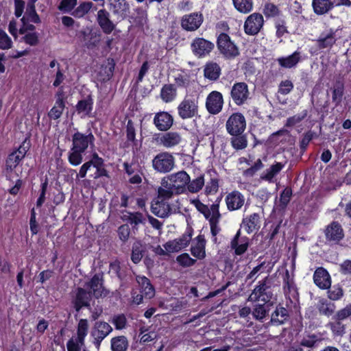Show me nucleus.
I'll use <instances>...</instances> for the list:
<instances>
[{
    "label": "nucleus",
    "mask_w": 351,
    "mask_h": 351,
    "mask_svg": "<svg viewBox=\"0 0 351 351\" xmlns=\"http://www.w3.org/2000/svg\"><path fill=\"white\" fill-rule=\"evenodd\" d=\"M270 288L269 279L267 276L258 282V285L256 286L249 296L248 301H262L265 303L269 302L273 297V293Z\"/></svg>",
    "instance_id": "nucleus-1"
},
{
    "label": "nucleus",
    "mask_w": 351,
    "mask_h": 351,
    "mask_svg": "<svg viewBox=\"0 0 351 351\" xmlns=\"http://www.w3.org/2000/svg\"><path fill=\"white\" fill-rule=\"evenodd\" d=\"M191 47L195 56L202 58L210 53L214 48V44L203 38H195L192 41Z\"/></svg>",
    "instance_id": "nucleus-10"
},
{
    "label": "nucleus",
    "mask_w": 351,
    "mask_h": 351,
    "mask_svg": "<svg viewBox=\"0 0 351 351\" xmlns=\"http://www.w3.org/2000/svg\"><path fill=\"white\" fill-rule=\"evenodd\" d=\"M174 157L167 152L157 154L152 160L154 169L159 173H168L174 168Z\"/></svg>",
    "instance_id": "nucleus-3"
},
{
    "label": "nucleus",
    "mask_w": 351,
    "mask_h": 351,
    "mask_svg": "<svg viewBox=\"0 0 351 351\" xmlns=\"http://www.w3.org/2000/svg\"><path fill=\"white\" fill-rule=\"evenodd\" d=\"M226 203L229 210H237L243 206L245 197L240 192L234 191L226 195Z\"/></svg>",
    "instance_id": "nucleus-19"
},
{
    "label": "nucleus",
    "mask_w": 351,
    "mask_h": 351,
    "mask_svg": "<svg viewBox=\"0 0 351 351\" xmlns=\"http://www.w3.org/2000/svg\"><path fill=\"white\" fill-rule=\"evenodd\" d=\"M250 95L248 86L245 82L235 83L230 90V97L234 104L237 106L246 104L250 99Z\"/></svg>",
    "instance_id": "nucleus-4"
},
{
    "label": "nucleus",
    "mask_w": 351,
    "mask_h": 351,
    "mask_svg": "<svg viewBox=\"0 0 351 351\" xmlns=\"http://www.w3.org/2000/svg\"><path fill=\"white\" fill-rule=\"evenodd\" d=\"M288 318L287 310L282 306H277L271 316V322L274 325H281Z\"/></svg>",
    "instance_id": "nucleus-32"
},
{
    "label": "nucleus",
    "mask_w": 351,
    "mask_h": 351,
    "mask_svg": "<svg viewBox=\"0 0 351 351\" xmlns=\"http://www.w3.org/2000/svg\"><path fill=\"white\" fill-rule=\"evenodd\" d=\"M90 299V292H88L82 288H77L74 300L75 310L79 311L82 307L89 306Z\"/></svg>",
    "instance_id": "nucleus-24"
},
{
    "label": "nucleus",
    "mask_w": 351,
    "mask_h": 351,
    "mask_svg": "<svg viewBox=\"0 0 351 351\" xmlns=\"http://www.w3.org/2000/svg\"><path fill=\"white\" fill-rule=\"evenodd\" d=\"M283 167L284 165L282 163L276 162V164L271 165L269 169H267L265 171H264L260 178L261 180L273 183L275 182V176L279 173Z\"/></svg>",
    "instance_id": "nucleus-30"
},
{
    "label": "nucleus",
    "mask_w": 351,
    "mask_h": 351,
    "mask_svg": "<svg viewBox=\"0 0 351 351\" xmlns=\"http://www.w3.org/2000/svg\"><path fill=\"white\" fill-rule=\"evenodd\" d=\"M23 159L19 155L16 154L14 152L11 153L8 159L6 160V173L7 176L12 177L13 171L18 166L19 162Z\"/></svg>",
    "instance_id": "nucleus-38"
},
{
    "label": "nucleus",
    "mask_w": 351,
    "mask_h": 351,
    "mask_svg": "<svg viewBox=\"0 0 351 351\" xmlns=\"http://www.w3.org/2000/svg\"><path fill=\"white\" fill-rule=\"evenodd\" d=\"M332 101L335 103V106H339L343 95L344 86L341 82H337L332 88Z\"/></svg>",
    "instance_id": "nucleus-44"
},
{
    "label": "nucleus",
    "mask_w": 351,
    "mask_h": 351,
    "mask_svg": "<svg viewBox=\"0 0 351 351\" xmlns=\"http://www.w3.org/2000/svg\"><path fill=\"white\" fill-rule=\"evenodd\" d=\"M293 88V84L291 81L286 80L282 81L279 84L278 93L282 95L289 94Z\"/></svg>",
    "instance_id": "nucleus-61"
},
{
    "label": "nucleus",
    "mask_w": 351,
    "mask_h": 351,
    "mask_svg": "<svg viewBox=\"0 0 351 351\" xmlns=\"http://www.w3.org/2000/svg\"><path fill=\"white\" fill-rule=\"evenodd\" d=\"M350 316H351V304L338 311L333 316L332 319H338L341 321L349 317Z\"/></svg>",
    "instance_id": "nucleus-59"
},
{
    "label": "nucleus",
    "mask_w": 351,
    "mask_h": 351,
    "mask_svg": "<svg viewBox=\"0 0 351 351\" xmlns=\"http://www.w3.org/2000/svg\"><path fill=\"white\" fill-rule=\"evenodd\" d=\"M112 323L117 330L123 329L127 324V319L124 315H118L113 317Z\"/></svg>",
    "instance_id": "nucleus-62"
},
{
    "label": "nucleus",
    "mask_w": 351,
    "mask_h": 351,
    "mask_svg": "<svg viewBox=\"0 0 351 351\" xmlns=\"http://www.w3.org/2000/svg\"><path fill=\"white\" fill-rule=\"evenodd\" d=\"M136 282L141 287V292L147 298H152L155 295L154 287L151 285L149 280L145 276H137Z\"/></svg>",
    "instance_id": "nucleus-29"
},
{
    "label": "nucleus",
    "mask_w": 351,
    "mask_h": 351,
    "mask_svg": "<svg viewBox=\"0 0 351 351\" xmlns=\"http://www.w3.org/2000/svg\"><path fill=\"white\" fill-rule=\"evenodd\" d=\"M312 4L315 12L317 14H325L333 7L330 0H313Z\"/></svg>",
    "instance_id": "nucleus-37"
},
{
    "label": "nucleus",
    "mask_w": 351,
    "mask_h": 351,
    "mask_svg": "<svg viewBox=\"0 0 351 351\" xmlns=\"http://www.w3.org/2000/svg\"><path fill=\"white\" fill-rule=\"evenodd\" d=\"M241 231L239 230L231 241V247L237 255H242L248 247V238L244 237L240 239Z\"/></svg>",
    "instance_id": "nucleus-26"
},
{
    "label": "nucleus",
    "mask_w": 351,
    "mask_h": 351,
    "mask_svg": "<svg viewBox=\"0 0 351 351\" xmlns=\"http://www.w3.org/2000/svg\"><path fill=\"white\" fill-rule=\"evenodd\" d=\"M196 207L197 210L204 215L206 219H208V221L213 219L215 213H217L216 214H220L218 204H213L210 207L208 208V206L199 202L196 205Z\"/></svg>",
    "instance_id": "nucleus-34"
},
{
    "label": "nucleus",
    "mask_w": 351,
    "mask_h": 351,
    "mask_svg": "<svg viewBox=\"0 0 351 351\" xmlns=\"http://www.w3.org/2000/svg\"><path fill=\"white\" fill-rule=\"evenodd\" d=\"M246 122L243 115L237 112L232 114L226 121V128L230 135L241 134L245 129Z\"/></svg>",
    "instance_id": "nucleus-7"
},
{
    "label": "nucleus",
    "mask_w": 351,
    "mask_h": 351,
    "mask_svg": "<svg viewBox=\"0 0 351 351\" xmlns=\"http://www.w3.org/2000/svg\"><path fill=\"white\" fill-rule=\"evenodd\" d=\"M235 9L243 14H247L253 9L252 0H232Z\"/></svg>",
    "instance_id": "nucleus-41"
},
{
    "label": "nucleus",
    "mask_w": 351,
    "mask_h": 351,
    "mask_svg": "<svg viewBox=\"0 0 351 351\" xmlns=\"http://www.w3.org/2000/svg\"><path fill=\"white\" fill-rule=\"evenodd\" d=\"M326 239L328 241H339L343 239L344 234L341 225L333 221L325 230Z\"/></svg>",
    "instance_id": "nucleus-23"
},
{
    "label": "nucleus",
    "mask_w": 351,
    "mask_h": 351,
    "mask_svg": "<svg viewBox=\"0 0 351 351\" xmlns=\"http://www.w3.org/2000/svg\"><path fill=\"white\" fill-rule=\"evenodd\" d=\"M93 99L88 97L85 99L78 101L76 105V110L78 114H81L82 117L89 116L93 109Z\"/></svg>",
    "instance_id": "nucleus-35"
},
{
    "label": "nucleus",
    "mask_w": 351,
    "mask_h": 351,
    "mask_svg": "<svg viewBox=\"0 0 351 351\" xmlns=\"http://www.w3.org/2000/svg\"><path fill=\"white\" fill-rule=\"evenodd\" d=\"M335 41V33L332 31L327 34H322L317 40L318 47L319 48L330 47Z\"/></svg>",
    "instance_id": "nucleus-40"
},
{
    "label": "nucleus",
    "mask_w": 351,
    "mask_h": 351,
    "mask_svg": "<svg viewBox=\"0 0 351 351\" xmlns=\"http://www.w3.org/2000/svg\"><path fill=\"white\" fill-rule=\"evenodd\" d=\"M315 285L320 289H326L331 285L330 277L328 272L322 267L317 269L313 275Z\"/></svg>",
    "instance_id": "nucleus-21"
},
{
    "label": "nucleus",
    "mask_w": 351,
    "mask_h": 351,
    "mask_svg": "<svg viewBox=\"0 0 351 351\" xmlns=\"http://www.w3.org/2000/svg\"><path fill=\"white\" fill-rule=\"evenodd\" d=\"M93 3L90 1L83 2L72 13V15L77 18L84 16L93 8Z\"/></svg>",
    "instance_id": "nucleus-48"
},
{
    "label": "nucleus",
    "mask_w": 351,
    "mask_h": 351,
    "mask_svg": "<svg viewBox=\"0 0 351 351\" xmlns=\"http://www.w3.org/2000/svg\"><path fill=\"white\" fill-rule=\"evenodd\" d=\"M223 106V95L221 93L214 90L208 94L206 101V108L212 114L219 113Z\"/></svg>",
    "instance_id": "nucleus-11"
},
{
    "label": "nucleus",
    "mask_w": 351,
    "mask_h": 351,
    "mask_svg": "<svg viewBox=\"0 0 351 351\" xmlns=\"http://www.w3.org/2000/svg\"><path fill=\"white\" fill-rule=\"evenodd\" d=\"M84 343H80L79 339L71 338L66 343L68 351H80L81 348L84 346Z\"/></svg>",
    "instance_id": "nucleus-64"
},
{
    "label": "nucleus",
    "mask_w": 351,
    "mask_h": 351,
    "mask_svg": "<svg viewBox=\"0 0 351 351\" xmlns=\"http://www.w3.org/2000/svg\"><path fill=\"white\" fill-rule=\"evenodd\" d=\"M128 346L127 338L119 336L111 339V348L112 351H125Z\"/></svg>",
    "instance_id": "nucleus-42"
},
{
    "label": "nucleus",
    "mask_w": 351,
    "mask_h": 351,
    "mask_svg": "<svg viewBox=\"0 0 351 351\" xmlns=\"http://www.w3.org/2000/svg\"><path fill=\"white\" fill-rule=\"evenodd\" d=\"M260 222L261 221L259 215L257 213H254L243 219L242 227L248 234H250L259 229Z\"/></svg>",
    "instance_id": "nucleus-27"
},
{
    "label": "nucleus",
    "mask_w": 351,
    "mask_h": 351,
    "mask_svg": "<svg viewBox=\"0 0 351 351\" xmlns=\"http://www.w3.org/2000/svg\"><path fill=\"white\" fill-rule=\"evenodd\" d=\"M174 194H176V190L169 184L166 178H162L161 186L158 189V197L156 198L168 202Z\"/></svg>",
    "instance_id": "nucleus-28"
},
{
    "label": "nucleus",
    "mask_w": 351,
    "mask_h": 351,
    "mask_svg": "<svg viewBox=\"0 0 351 351\" xmlns=\"http://www.w3.org/2000/svg\"><path fill=\"white\" fill-rule=\"evenodd\" d=\"M36 0H29L27 3L25 15L28 19L34 23H40V19L36 11L35 3Z\"/></svg>",
    "instance_id": "nucleus-43"
},
{
    "label": "nucleus",
    "mask_w": 351,
    "mask_h": 351,
    "mask_svg": "<svg viewBox=\"0 0 351 351\" xmlns=\"http://www.w3.org/2000/svg\"><path fill=\"white\" fill-rule=\"evenodd\" d=\"M108 9L118 20L124 19L130 6L126 0H107Z\"/></svg>",
    "instance_id": "nucleus-14"
},
{
    "label": "nucleus",
    "mask_w": 351,
    "mask_h": 351,
    "mask_svg": "<svg viewBox=\"0 0 351 351\" xmlns=\"http://www.w3.org/2000/svg\"><path fill=\"white\" fill-rule=\"evenodd\" d=\"M12 46V41L8 35L2 29H0V49H9Z\"/></svg>",
    "instance_id": "nucleus-56"
},
{
    "label": "nucleus",
    "mask_w": 351,
    "mask_h": 351,
    "mask_svg": "<svg viewBox=\"0 0 351 351\" xmlns=\"http://www.w3.org/2000/svg\"><path fill=\"white\" fill-rule=\"evenodd\" d=\"M151 210L154 215L160 218H166L171 213V208L169 202L158 198L152 202Z\"/></svg>",
    "instance_id": "nucleus-16"
},
{
    "label": "nucleus",
    "mask_w": 351,
    "mask_h": 351,
    "mask_svg": "<svg viewBox=\"0 0 351 351\" xmlns=\"http://www.w3.org/2000/svg\"><path fill=\"white\" fill-rule=\"evenodd\" d=\"M230 143L234 149L237 150L243 149L247 146V141L245 136L241 134L232 135Z\"/></svg>",
    "instance_id": "nucleus-45"
},
{
    "label": "nucleus",
    "mask_w": 351,
    "mask_h": 351,
    "mask_svg": "<svg viewBox=\"0 0 351 351\" xmlns=\"http://www.w3.org/2000/svg\"><path fill=\"white\" fill-rule=\"evenodd\" d=\"M217 46L221 53L227 58H233L239 54L237 47L231 42L230 36L226 34L222 33L219 36Z\"/></svg>",
    "instance_id": "nucleus-9"
},
{
    "label": "nucleus",
    "mask_w": 351,
    "mask_h": 351,
    "mask_svg": "<svg viewBox=\"0 0 351 351\" xmlns=\"http://www.w3.org/2000/svg\"><path fill=\"white\" fill-rule=\"evenodd\" d=\"M169 184L176 191V195L184 192L187 183L190 181V176L184 171H180L175 173H171L165 177Z\"/></svg>",
    "instance_id": "nucleus-5"
},
{
    "label": "nucleus",
    "mask_w": 351,
    "mask_h": 351,
    "mask_svg": "<svg viewBox=\"0 0 351 351\" xmlns=\"http://www.w3.org/2000/svg\"><path fill=\"white\" fill-rule=\"evenodd\" d=\"M300 60V53L295 51L293 54L287 57H281L278 58V64L282 66L287 69H291L296 66Z\"/></svg>",
    "instance_id": "nucleus-31"
},
{
    "label": "nucleus",
    "mask_w": 351,
    "mask_h": 351,
    "mask_svg": "<svg viewBox=\"0 0 351 351\" xmlns=\"http://www.w3.org/2000/svg\"><path fill=\"white\" fill-rule=\"evenodd\" d=\"M206 240L203 235L197 236L192 242L191 254L198 259H203L206 256L205 251Z\"/></svg>",
    "instance_id": "nucleus-25"
},
{
    "label": "nucleus",
    "mask_w": 351,
    "mask_h": 351,
    "mask_svg": "<svg viewBox=\"0 0 351 351\" xmlns=\"http://www.w3.org/2000/svg\"><path fill=\"white\" fill-rule=\"evenodd\" d=\"M154 123L158 130L167 131L173 123V118L167 112H160L155 114Z\"/></svg>",
    "instance_id": "nucleus-18"
},
{
    "label": "nucleus",
    "mask_w": 351,
    "mask_h": 351,
    "mask_svg": "<svg viewBox=\"0 0 351 351\" xmlns=\"http://www.w3.org/2000/svg\"><path fill=\"white\" fill-rule=\"evenodd\" d=\"M93 179H98L102 176L109 177L107 171L104 167L99 166L98 164H94L93 162H86L80 167L77 177L84 178L86 174Z\"/></svg>",
    "instance_id": "nucleus-6"
},
{
    "label": "nucleus",
    "mask_w": 351,
    "mask_h": 351,
    "mask_svg": "<svg viewBox=\"0 0 351 351\" xmlns=\"http://www.w3.org/2000/svg\"><path fill=\"white\" fill-rule=\"evenodd\" d=\"M204 73L206 78L217 80L219 77L221 69L217 63L208 62L205 65Z\"/></svg>",
    "instance_id": "nucleus-33"
},
{
    "label": "nucleus",
    "mask_w": 351,
    "mask_h": 351,
    "mask_svg": "<svg viewBox=\"0 0 351 351\" xmlns=\"http://www.w3.org/2000/svg\"><path fill=\"white\" fill-rule=\"evenodd\" d=\"M307 116V110H303L301 113L295 114L287 119L285 123L287 127H292L300 123Z\"/></svg>",
    "instance_id": "nucleus-54"
},
{
    "label": "nucleus",
    "mask_w": 351,
    "mask_h": 351,
    "mask_svg": "<svg viewBox=\"0 0 351 351\" xmlns=\"http://www.w3.org/2000/svg\"><path fill=\"white\" fill-rule=\"evenodd\" d=\"M83 152L77 150L76 149L71 147L68 156V160L69 163L73 166H77L80 165L83 160Z\"/></svg>",
    "instance_id": "nucleus-47"
},
{
    "label": "nucleus",
    "mask_w": 351,
    "mask_h": 351,
    "mask_svg": "<svg viewBox=\"0 0 351 351\" xmlns=\"http://www.w3.org/2000/svg\"><path fill=\"white\" fill-rule=\"evenodd\" d=\"M77 4V0H62L58 9L64 12H71Z\"/></svg>",
    "instance_id": "nucleus-63"
},
{
    "label": "nucleus",
    "mask_w": 351,
    "mask_h": 351,
    "mask_svg": "<svg viewBox=\"0 0 351 351\" xmlns=\"http://www.w3.org/2000/svg\"><path fill=\"white\" fill-rule=\"evenodd\" d=\"M95 137L91 132L88 134H84L81 132H76L73 135L72 147L84 152L89 145H93Z\"/></svg>",
    "instance_id": "nucleus-15"
},
{
    "label": "nucleus",
    "mask_w": 351,
    "mask_h": 351,
    "mask_svg": "<svg viewBox=\"0 0 351 351\" xmlns=\"http://www.w3.org/2000/svg\"><path fill=\"white\" fill-rule=\"evenodd\" d=\"M177 95L176 88L173 84H165L160 91V97L163 101L171 102L175 99Z\"/></svg>",
    "instance_id": "nucleus-36"
},
{
    "label": "nucleus",
    "mask_w": 351,
    "mask_h": 351,
    "mask_svg": "<svg viewBox=\"0 0 351 351\" xmlns=\"http://www.w3.org/2000/svg\"><path fill=\"white\" fill-rule=\"evenodd\" d=\"M264 23L263 16L259 13L250 14L244 23V30L247 34L255 35L258 34Z\"/></svg>",
    "instance_id": "nucleus-12"
},
{
    "label": "nucleus",
    "mask_w": 351,
    "mask_h": 351,
    "mask_svg": "<svg viewBox=\"0 0 351 351\" xmlns=\"http://www.w3.org/2000/svg\"><path fill=\"white\" fill-rule=\"evenodd\" d=\"M263 13L267 17H274L280 14V10L276 5L267 3L265 5Z\"/></svg>",
    "instance_id": "nucleus-58"
},
{
    "label": "nucleus",
    "mask_w": 351,
    "mask_h": 351,
    "mask_svg": "<svg viewBox=\"0 0 351 351\" xmlns=\"http://www.w3.org/2000/svg\"><path fill=\"white\" fill-rule=\"evenodd\" d=\"M182 140V135L178 132H168L160 138V143L165 147L171 148L179 145Z\"/></svg>",
    "instance_id": "nucleus-22"
},
{
    "label": "nucleus",
    "mask_w": 351,
    "mask_h": 351,
    "mask_svg": "<svg viewBox=\"0 0 351 351\" xmlns=\"http://www.w3.org/2000/svg\"><path fill=\"white\" fill-rule=\"evenodd\" d=\"M86 286L91 290L90 293H93L95 298L105 296L107 294V291L103 287L102 276L100 274H95Z\"/></svg>",
    "instance_id": "nucleus-20"
},
{
    "label": "nucleus",
    "mask_w": 351,
    "mask_h": 351,
    "mask_svg": "<svg viewBox=\"0 0 351 351\" xmlns=\"http://www.w3.org/2000/svg\"><path fill=\"white\" fill-rule=\"evenodd\" d=\"M284 281V293L285 295L291 294L292 292L295 293V287L293 278L291 277L289 271L287 269L283 278Z\"/></svg>",
    "instance_id": "nucleus-50"
},
{
    "label": "nucleus",
    "mask_w": 351,
    "mask_h": 351,
    "mask_svg": "<svg viewBox=\"0 0 351 351\" xmlns=\"http://www.w3.org/2000/svg\"><path fill=\"white\" fill-rule=\"evenodd\" d=\"M204 17L201 13L194 12L185 14L182 17L181 26L186 31L193 32L201 26Z\"/></svg>",
    "instance_id": "nucleus-13"
},
{
    "label": "nucleus",
    "mask_w": 351,
    "mask_h": 351,
    "mask_svg": "<svg viewBox=\"0 0 351 351\" xmlns=\"http://www.w3.org/2000/svg\"><path fill=\"white\" fill-rule=\"evenodd\" d=\"M64 108L65 103L55 102L54 106L48 113L49 117L54 120L59 119L62 116Z\"/></svg>",
    "instance_id": "nucleus-52"
},
{
    "label": "nucleus",
    "mask_w": 351,
    "mask_h": 351,
    "mask_svg": "<svg viewBox=\"0 0 351 351\" xmlns=\"http://www.w3.org/2000/svg\"><path fill=\"white\" fill-rule=\"evenodd\" d=\"M333 322H331L328 324L329 327L330 328L333 335L335 336L342 337L345 333L346 327L345 325L343 324L340 320L333 319Z\"/></svg>",
    "instance_id": "nucleus-51"
},
{
    "label": "nucleus",
    "mask_w": 351,
    "mask_h": 351,
    "mask_svg": "<svg viewBox=\"0 0 351 351\" xmlns=\"http://www.w3.org/2000/svg\"><path fill=\"white\" fill-rule=\"evenodd\" d=\"M112 331V326L106 322H96L91 330V336L93 337V343L97 348L101 342Z\"/></svg>",
    "instance_id": "nucleus-8"
},
{
    "label": "nucleus",
    "mask_w": 351,
    "mask_h": 351,
    "mask_svg": "<svg viewBox=\"0 0 351 351\" xmlns=\"http://www.w3.org/2000/svg\"><path fill=\"white\" fill-rule=\"evenodd\" d=\"M143 258L142 250L139 243H134L132 247L131 259L134 263H138Z\"/></svg>",
    "instance_id": "nucleus-60"
},
{
    "label": "nucleus",
    "mask_w": 351,
    "mask_h": 351,
    "mask_svg": "<svg viewBox=\"0 0 351 351\" xmlns=\"http://www.w3.org/2000/svg\"><path fill=\"white\" fill-rule=\"evenodd\" d=\"M190 80L187 75L177 73L174 75L173 86L178 88H187L189 86Z\"/></svg>",
    "instance_id": "nucleus-53"
},
{
    "label": "nucleus",
    "mask_w": 351,
    "mask_h": 351,
    "mask_svg": "<svg viewBox=\"0 0 351 351\" xmlns=\"http://www.w3.org/2000/svg\"><path fill=\"white\" fill-rule=\"evenodd\" d=\"M177 262L183 267H190L193 265L196 261L189 256L187 253H184L176 258Z\"/></svg>",
    "instance_id": "nucleus-57"
},
{
    "label": "nucleus",
    "mask_w": 351,
    "mask_h": 351,
    "mask_svg": "<svg viewBox=\"0 0 351 351\" xmlns=\"http://www.w3.org/2000/svg\"><path fill=\"white\" fill-rule=\"evenodd\" d=\"M88 330V323L87 319H82L80 320L77 326V337L79 339V341L82 343H84V339L87 335Z\"/></svg>",
    "instance_id": "nucleus-46"
},
{
    "label": "nucleus",
    "mask_w": 351,
    "mask_h": 351,
    "mask_svg": "<svg viewBox=\"0 0 351 351\" xmlns=\"http://www.w3.org/2000/svg\"><path fill=\"white\" fill-rule=\"evenodd\" d=\"M97 22L105 34H110L114 29L115 25L110 19L109 12L105 9H101L97 14Z\"/></svg>",
    "instance_id": "nucleus-17"
},
{
    "label": "nucleus",
    "mask_w": 351,
    "mask_h": 351,
    "mask_svg": "<svg viewBox=\"0 0 351 351\" xmlns=\"http://www.w3.org/2000/svg\"><path fill=\"white\" fill-rule=\"evenodd\" d=\"M317 308L321 314L330 316L334 313L335 305L325 299H321L317 303Z\"/></svg>",
    "instance_id": "nucleus-39"
},
{
    "label": "nucleus",
    "mask_w": 351,
    "mask_h": 351,
    "mask_svg": "<svg viewBox=\"0 0 351 351\" xmlns=\"http://www.w3.org/2000/svg\"><path fill=\"white\" fill-rule=\"evenodd\" d=\"M267 311L265 304H256L252 311V315L256 319L261 320L266 316Z\"/></svg>",
    "instance_id": "nucleus-55"
},
{
    "label": "nucleus",
    "mask_w": 351,
    "mask_h": 351,
    "mask_svg": "<svg viewBox=\"0 0 351 351\" xmlns=\"http://www.w3.org/2000/svg\"><path fill=\"white\" fill-rule=\"evenodd\" d=\"M197 98L185 97L177 107L178 116L183 120L191 119L198 114Z\"/></svg>",
    "instance_id": "nucleus-2"
},
{
    "label": "nucleus",
    "mask_w": 351,
    "mask_h": 351,
    "mask_svg": "<svg viewBox=\"0 0 351 351\" xmlns=\"http://www.w3.org/2000/svg\"><path fill=\"white\" fill-rule=\"evenodd\" d=\"M204 185V179L203 176H200L192 181L190 180L186 184L188 191L193 193L199 191Z\"/></svg>",
    "instance_id": "nucleus-49"
}]
</instances>
